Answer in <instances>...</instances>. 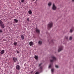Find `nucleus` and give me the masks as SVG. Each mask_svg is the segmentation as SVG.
I'll return each instance as SVG.
<instances>
[{"instance_id":"obj_1","label":"nucleus","mask_w":74,"mask_h":74,"mask_svg":"<svg viewBox=\"0 0 74 74\" xmlns=\"http://www.w3.org/2000/svg\"><path fill=\"white\" fill-rule=\"evenodd\" d=\"M51 58L53 60H50V62H51V63H52V62H53L54 61H56V58L53 56H51Z\"/></svg>"},{"instance_id":"obj_2","label":"nucleus","mask_w":74,"mask_h":74,"mask_svg":"<svg viewBox=\"0 0 74 74\" xmlns=\"http://www.w3.org/2000/svg\"><path fill=\"white\" fill-rule=\"evenodd\" d=\"M0 25H1V27L2 29L4 28L5 26H4V24H3V22H2V21L0 20Z\"/></svg>"},{"instance_id":"obj_3","label":"nucleus","mask_w":74,"mask_h":74,"mask_svg":"<svg viewBox=\"0 0 74 74\" xmlns=\"http://www.w3.org/2000/svg\"><path fill=\"white\" fill-rule=\"evenodd\" d=\"M53 26V23L52 22H50L49 23L48 25L47 26L49 28H51Z\"/></svg>"},{"instance_id":"obj_4","label":"nucleus","mask_w":74,"mask_h":74,"mask_svg":"<svg viewBox=\"0 0 74 74\" xmlns=\"http://www.w3.org/2000/svg\"><path fill=\"white\" fill-rule=\"evenodd\" d=\"M59 48L58 51V52H60V51H62V50L63 49V46L62 45L60 46Z\"/></svg>"},{"instance_id":"obj_5","label":"nucleus","mask_w":74,"mask_h":74,"mask_svg":"<svg viewBox=\"0 0 74 74\" xmlns=\"http://www.w3.org/2000/svg\"><path fill=\"white\" fill-rule=\"evenodd\" d=\"M42 64L41 63L39 64V67H40V68H39V70H40V71H42V66H42Z\"/></svg>"},{"instance_id":"obj_6","label":"nucleus","mask_w":74,"mask_h":74,"mask_svg":"<svg viewBox=\"0 0 74 74\" xmlns=\"http://www.w3.org/2000/svg\"><path fill=\"white\" fill-rule=\"evenodd\" d=\"M52 9H53V10H56V6H55V4L54 3H53V4Z\"/></svg>"},{"instance_id":"obj_7","label":"nucleus","mask_w":74,"mask_h":74,"mask_svg":"<svg viewBox=\"0 0 74 74\" xmlns=\"http://www.w3.org/2000/svg\"><path fill=\"white\" fill-rule=\"evenodd\" d=\"M13 61H14V62H16V61H17V60H18V59L16 57H13Z\"/></svg>"},{"instance_id":"obj_8","label":"nucleus","mask_w":74,"mask_h":74,"mask_svg":"<svg viewBox=\"0 0 74 74\" xmlns=\"http://www.w3.org/2000/svg\"><path fill=\"white\" fill-rule=\"evenodd\" d=\"M16 69L17 70H20V69H21V67H20V66L19 65H17L16 66Z\"/></svg>"},{"instance_id":"obj_9","label":"nucleus","mask_w":74,"mask_h":74,"mask_svg":"<svg viewBox=\"0 0 74 74\" xmlns=\"http://www.w3.org/2000/svg\"><path fill=\"white\" fill-rule=\"evenodd\" d=\"M5 52L4 50H2L0 52L1 54V55H3L4 53Z\"/></svg>"},{"instance_id":"obj_10","label":"nucleus","mask_w":74,"mask_h":74,"mask_svg":"<svg viewBox=\"0 0 74 74\" xmlns=\"http://www.w3.org/2000/svg\"><path fill=\"white\" fill-rule=\"evenodd\" d=\"M29 45L30 46H32L33 45V42H30L29 43Z\"/></svg>"},{"instance_id":"obj_11","label":"nucleus","mask_w":74,"mask_h":74,"mask_svg":"<svg viewBox=\"0 0 74 74\" xmlns=\"http://www.w3.org/2000/svg\"><path fill=\"white\" fill-rule=\"evenodd\" d=\"M21 38L22 40H23L24 39V36L23 35H21Z\"/></svg>"},{"instance_id":"obj_12","label":"nucleus","mask_w":74,"mask_h":74,"mask_svg":"<svg viewBox=\"0 0 74 74\" xmlns=\"http://www.w3.org/2000/svg\"><path fill=\"white\" fill-rule=\"evenodd\" d=\"M51 5H52V3H51V2L49 3L48 4V5L49 6V7H50V6H51Z\"/></svg>"},{"instance_id":"obj_13","label":"nucleus","mask_w":74,"mask_h":74,"mask_svg":"<svg viewBox=\"0 0 74 74\" xmlns=\"http://www.w3.org/2000/svg\"><path fill=\"white\" fill-rule=\"evenodd\" d=\"M28 13L29 14L31 15V14H32V11H31V10H29L28 11Z\"/></svg>"},{"instance_id":"obj_14","label":"nucleus","mask_w":74,"mask_h":74,"mask_svg":"<svg viewBox=\"0 0 74 74\" xmlns=\"http://www.w3.org/2000/svg\"><path fill=\"white\" fill-rule=\"evenodd\" d=\"M34 58L36 60H37V56L35 55Z\"/></svg>"},{"instance_id":"obj_15","label":"nucleus","mask_w":74,"mask_h":74,"mask_svg":"<svg viewBox=\"0 0 74 74\" xmlns=\"http://www.w3.org/2000/svg\"><path fill=\"white\" fill-rule=\"evenodd\" d=\"M14 21L16 23H17L18 22V20L16 19H14Z\"/></svg>"},{"instance_id":"obj_16","label":"nucleus","mask_w":74,"mask_h":74,"mask_svg":"<svg viewBox=\"0 0 74 74\" xmlns=\"http://www.w3.org/2000/svg\"><path fill=\"white\" fill-rule=\"evenodd\" d=\"M40 30L39 29H37V33L38 34H40Z\"/></svg>"},{"instance_id":"obj_17","label":"nucleus","mask_w":74,"mask_h":74,"mask_svg":"<svg viewBox=\"0 0 74 74\" xmlns=\"http://www.w3.org/2000/svg\"><path fill=\"white\" fill-rule=\"evenodd\" d=\"M38 43H39V44L41 45L42 44V42L41 41H39L38 42Z\"/></svg>"},{"instance_id":"obj_18","label":"nucleus","mask_w":74,"mask_h":74,"mask_svg":"<svg viewBox=\"0 0 74 74\" xmlns=\"http://www.w3.org/2000/svg\"><path fill=\"white\" fill-rule=\"evenodd\" d=\"M14 45H17V43H16V42H14Z\"/></svg>"},{"instance_id":"obj_19","label":"nucleus","mask_w":74,"mask_h":74,"mask_svg":"<svg viewBox=\"0 0 74 74\" xmlns=\"http://www.w3.org/2000/svg\"><path fill=\"white\" fill-rule=\"evenodd\" d=\"M73 38H72V37L71 36L70 37V38H69V40H72V39Z\"/></svg>"},{"instance_id":"obj_20","label":"nucleus","mask_w":74,"mask_h":74,"mask_svg":"<svg viewBox=\"0 0 74 74\" xmlns=\"http://www.w3.org/2000/svg\"><path fill=\"white\" fill-rule=\"evenodd\" d=\"M51 66H52V64H50L49 67V68H51Z\"/></svg>"},{"instance_id":"obj_21","label":"nucleus","mask_w":74,"mask_h":74,"mask_svg":"<svg viewBox=\"0 0 74 74\" xmlns=\"http://www.w3.org/2000/svg\"><path fill=\"white\" fill-rule=\"evenodd\" d=\"M73 30H72V29H71L70 30V32H71V33H72V32H73Z\"/></svg>"},{"instance_id":"obj_22","label":"nucleus","mask_w":74,"mask_h":74,"mask_svg":"<svg viewBox=\"0 0 74 74\" xmlns=\"http://www.w3.org/2000/svg\"><path fill=\"white\" fill-rule=\"evenodd\" d=\"M53 71H54V70L53 69H51V72L52 73H53Z\"/></svg>"},{"instance_id":"obj_23","label":"nucleus","mask_w":74,"mask_h":74,"mask_svg":"<svg viewBox=\"0 0 74 74\" xmlns=\"http://www.w3.org/2000/svg\"><path fill=\"white\" fill-rule=\"evenodd\" d=\"M21 3H23L25 1V0H21Z\"/></svg>"},{"instance_id":"obj_24","label":"nucleus","mask_w":74,"mask_h":74,"mask_svg":"<svg viewBox=\"0 0 74 74\" xmlns=\"http://www.w3.org/2000/svg\"><path fill=\"white\" fill-rule=\"evenodd\" d=\"M55 67H56V68H58V67H59L58 65H56Z\"/></svg>"},{"instance_id":"obj_25","label":"nucleus","mask_w":74,"mask_h":74,"mask_svg":"<svg viewBox=\"0 0 74 74\" xmlns=\"http://www.w3.org/2000/svg\"><path fill=\"white\" fill-rule=\"evenodd\" d=\"M16 52H17V53H19V51H17Z\"/></svg>"},{"instance_id":"obj_26","label":"nucleus","mask_w":74,"mask_h":74,"mask_svg":"<svg viewBox=\"0 0 74 74\" xmlns=\"http://www.w3.org/2000/svg\"><path fill=\"white\" fill-rule=\"evenodd\" d=\"M27 20L28 21H29V18H27Z\"/></svg>"},{"instance_id":"obj_27","label":"nucleus","mask_w":74,"mask_h":74,"mask_svg":"<svg viewBox=\"0 0 74 74\" xmlns=\"http://www.w3.org/2000/svg\"><path fill=\"white\" fill-rule=\"evenodd\" d=\"M3 41H6V40L5 39H3Z\"/></svg>"},{"instance_id":"obj_28","label":"nucleus","mask_w":74,"mask_h":74,"mask_svg":"<svg viewBox=\"0 0 74 74\" xmlns=\"http://www.w3.org/2000/svg\"><path fill=\"white\" fill-rule=\"evenodd\" d=\"M2 32V30L0 29V33Z\"/></svg>"},{"instance_id":"obj_29","label":"nucleus","mask_w":74,"mask_h":74,"mask_svg":"<svg viewBox=\"0 0 74 74\" xmlns=\"http://www.w3.org/2000/svg\"><path fill=\"white\" fill-rule=\"evenodd\" d=\"M65 38H66V39H68V37H67V36H66V37H65Z\"/></svg>"},{"instance_id":"obj_30","label":"nucleus","mask_w":74,"mask_h":74,"mask_svg":"<svg viewBox=\"0 0 74 74\" xmlns=\"http://www.w3.org/2000/svg\"><path fill=\"white\" fill-rule=\"evenodd\" d=\"M36 32H37V29H36Z\"/></svg>"},{"instance_id":"obj_31","label":"nucleus","mask_w":74,"mask_h":74,"mask_svg":"<svg viewBox=\"0 0 74 74\" xmlns=\"http://www.w3.org/2000/svg\"><path fill=\"white\" fill-rule=\"evenodd\" d=\"M51 43H53V40H52L51 41Z\"/></svg>"},{"instance_id":"obj_32","label":"nucleus","mask_w":74,"mask_h":74,"mask_svg":"<svg viewBox=\"0 0 74 74\" xmlns=\"http://www.w3.org/2000/svg\"><path fill=\"white\" fill-rule=\"evenodd\" d=\"M33 71H31V73H33Z\"/></svg>"},{"instance_id":"obj_33","label":"nucleus","mask_w":74,"mask_h":74,"mask_svg":"<svg viewBox=\"0 0 74 74\" xmlns=\"http://www.w3.org/2000/svg\"><path fill=\"white\" fill-rule=\"evenodd\" d=\"M32 1H35V0H32Z\"/></svg>"},{"instance_id":"obj_34","label":"nucleus","mask_w":74,"mask_h":74,"mask_svg":"<svg viewBox=\"0 0 74 74\" xmlns=\"http://www.w3.org/2000/svg\"><path fill=\"white\" fill-rule=\"evenodd\" d=\"M35 74H37V72H36V73H35Z\"/></svg>"},{"instance_id":"obj_35","label":"nucleus","mask_w":74,"mask_h":74,"mask_svg":"<svg viewBox=\"0 0 74 74\" xmlns=\"http://www.w3.org/2000/svg\"><path fill=\"white\" fill-rule=\"evenodd\" d=\"M72 1L73 2H74V0H72Z\"/></svg>"},{"instance_id":"obj_36","label":"nucleus","mask_w":74,"mask_h":74,"mask_svg":"<svg viewBox=\"0 0 74 74\" xmlns=\"http://www.w3.org/2000/svg\"><path fill=\"white\" fill-rule=\"evenodd\" d=\"M39 74V73L38 72H37V74Z\"/></svg>"},{"instance_id":"obj_37","label":"nucleus","mask_w":74,"mask_h":74,"mask_svg":"<svg viewBox=\"0 0 74 74\" xmlns=\"http://www.w3.org/2000/svg\"><path fill=\"white\" fill-rule=\"evenodd\" d=\"M37 58H38V57H37Z\"/></svg>"}]
</instances>
